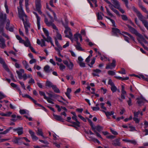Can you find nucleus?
I'll list each match as a JSON object with an SVG mask.
<instances>
[{
  "instance_id": "64",
  "label": "nucleus",
  "mask_w": 148,
  "mask_h": 148,
  "mask_svg": "<svg viewBox=\"0 0 148 148\" xmlns=\"http://www.w3.org/2000/svg\"><path fill=\"white\" fill-rule=\"evenodd\" d=\"M122 19L125 21H127L128 20L127 17L126 16L124 15H121Z\"/></svg>"
},
{
  "instance_id": "20",
  "label": "nucleus",
  "mask_w": 148,
  "mask_h": 148,
  "mask_svg": "<svg viewBox=\"0 0 148 148\" xmlns=\"http://www.w3.org/2000/svg\"><path fill=\"white\" fill-rule=\"evenodd\" d=\"M5 47V40L3 38L1 37L0 38V47L2 48H4Z\"/></svg>"
},
{
  "instance_id": "21",
  "label": "nucleus",
  "mask_w": 148,
  "mask_h": 148,
  "mask_svg": "<svg viewBox=\"0 0 148 148\" xmlns=\"http://www.w3.org/2000/svg\"><path fill=\"white\" fill-rule=\"evenodd\" d=\"M23 64L26 69H27L29 71H32V69L29 67L28 64L26 61H23Z\"/></svg>"
},
{
  "instance_id": "30",
  "label": "nucleus",
  "mask_w": 148,
  "mask_h": 148,
  "mask_svg": "<svg viewBox=\"0 0 148 148\" xmlns=\"http://www.w3.org/2000/svg\"><path fill=\"white\" fill-rule=\"evenodd\" d=\"M12 129V127H10L8 128L7 129L5 130L2 132H0V134H5L9 132V131Z\"/></svg>"
},
{
  "instance_id": "4",
  "label": "nucleus",
  "mask_w": 148,
  "mask_h": 148,
  "mask_svg": "<svg viewBox=\"0 0 148 148\" xmlns=\"http://www.w3.org/2000/svg\"><path fill=\"white\" fill-rule=\"evenodd\" d=\"M6 15L5 14H3L0 11V24L4 26L5 21L6 19Z\"/></svg>"
},
{
  "instance_id": "10",
  "label": "nucleus",
  "mask_w": 148,
  "mask_h": 148,
  "mask_svg": "<svg viewBox=\"0 0 148 148\" xmlns=\"http://www.w3.org/2000/svg\"><path fill=\"white\" fill-rule=\"evenodd\" d=\"M13 130L14 132H16L19 136L22 134L23 133V127H19L16 128L14 129Z\"/></svg>"
},
{
  "instance_id": "23",
  "label": "nucleus",
  "mask_w": 148,
  "mask_h": 148,
  "mask_svg": "<svg viewBox=\"0 0 148 148\" xmlns=\"http://www.w3.org/2000/svg\"><path fill=\"white\" fill-rule=\"evenodd\" d=\"M44 70L47 73H49L53 71L52 69L50 68V67L48 65H46L44 67Z\"/></svg>"
},
{
  "instance_id": "3",
  "label": "nucleus",
  "mask_w": 148,
  "mask_h": 148,
  "mask_svg": "<svg viewBox=\"0 0 148 148\" xmlns=\"http://www.w3.org/2000/svg\"><path fill=\"white\" fill-rule=\"evenodd\" d=\"M44 22L47 26L48 27L51 26L53 28L56 30V32L58 31V29L56 25L53 23V22H49L48 19L45 16Z\"/></svg>"
},
{
  "instance_id": "39",
  "label": "nucleus",
  "mask_w": 148,
  "mask_h": 148,
  "mask_svg": "<svg viewBox=\"0 0 148 148\" xmlns=\"http://www.w3.org/2000/svg\"><path fill=\"white\" fill-rule=\"evenodd\" d=\"M105 17L106 18H107L110 21L112 22V26L115 27H116V26L115 25V21L113 19H111L110 17H108L107 16H105Z\"/></svg>"
},
{
  "instance_id": "44",
  "label": "nucleus",
  "mask_w": 148,
  "mask_h": 148,
  "mask_svg": "<svg viewBox=\"0 0 148 148\" xmlns=\"http://www.w3.org/2000/svg\"><path fill=\"white\" fill-rule=\"evenodd\" d=\"M73 64L72 62H71L70 61V63L68 64V65L67 66L69 69H72L73 67Z\"/></svg>"
},
{
  "instance_id": "43",
  "label": "nucleus",
  "mask_w": 148,
  "mask_h": 148,
  "mask_svg": "<svg viewBox=\"0 0 148 148\" xmlns=\"http://www.w3.org/2000/svg\"><path fill=\"white\" fill-rule=\"evenodd\" d=\"M76 122H71L73 125H75L78 127L80 126V123L78 121H75Z\"/></svg>"
},
{
  "instance_id": "17",
  "label": "nucleus",
  "mask_w": 148,
  "mask_h": 148,
  "mask_svg": "<svg viewBox=\"0 0 148 148\" xmlns=\"http://www.w3.org/2000/svg\"><path fill=\"white\" fill-rule=\"evenodd\" d=\"M120 139L118 138L112 141V144L115 146H120L121 143L120 142Z\"/></svg>"
},
{
  "instance_id": "16",
  "label": "nucleus",
  "mask_w": 148,
  "mask_h": 148,
  "mask_svg": "<svg viewBox=\"0 0 148 148\" xmlns=\"http://www.w3.org/2000/svg\"><path fill=\"white\" fill-rule=\"evenodd\" d=\"M112 32L113 35L116 36L118 34L120 33V31L119 29L114 27L112 28Z\"/></svg>"
},
{
  "instance_id": "55",
  "label": "nucleus",
  "mask_w": 148,
  "mask_h": 148,
  "mask_svg": "<svg viewBox=\"0 0 148 148\" xmlns=\"http://www.w3.org/2000/svg\"><path fill=\"white\" fill-rule=\"evenodd\" d=\"M22 95L23 97L25 98H27L31 99L32 97L30 96L29 95L27 94H22Z\"/></svg>"
},
{
  "instance_id": "6",
  "label": "nucleus",
  "mask_w": 148,
  "mask_h": 148,
  "mask_svg": "<svg viewBox=\"0 0 148 148\" xmlns=\"http://www.w3.org/2000/svg\"><path fill=\"white\" fill-rule=\"evenodd\" d=\"M108 84L111 86V90L113 92H114L117 90V87L115 86L111 79H109Z\"/></svg>"
},
{
  "instance_id": "25",
  "label": "nucleus",
  "mask_w": 148,
  "mask_h": 148,
  "mask_svg": "<svg viewBox=\"0 0 148 148\" xmlns=\"http://www.w3.org/2000/svg\"><path fill=\"white\" fill-rule=\"evenodd\" d=\"M138 36L137 39L139 43L141 42V41L143 40L144 39V37L143 35L140 33H138L136 35Z\"/></svg>"
},
{
  "instance_id": "48",
  "label": "nucleus",
  "mask_w": 148,
  "mask_h": 148,
  "mask_svg": "<svg viewBox=\"0 0 148 148\" xmlns=\"http://www.w3.org/2000/svg\"><path fill=\"white\" fill-rule=\"evenodd\" d=\"M56 36L58 39L59 40H62V37L61 35L59 33L58 31L56 32Z\"/></svg>"
},
{
  "instance_id": "57",
  "label": "nucleus",
  "mask_w": 148,
  "mask_h": 148,
  "mask_svg": "<svg viewBox=\"0 0 148 148\" xmlns=\"http://www.w3.org/2000/svg\"><path fill=\"white\" fill-rule=\"evenodd\" d=\"M39 93L40 95L44 97V98L45 99L46 97L47 96H46L44 92L41 91H39Z\"/></svg>"
},
{
  "instance_id": "54",
  "label": "nucleus",
  "mask_w": 148,
  "mask_h": 148,
  "mask_svg": "<svg viewBox=\"0 0 148 148\" xmlns=\"http://www.w3.org/2000/svg\"><path fill=\"white\" fill-rule=\"evenodd\" d=\"M7 23L6 24V26H5V29H8V28L9 27L10 21L9 20H8L6 21Z\"/></svg>"
},
{
  "instance_id": "14",
  "label": "nucleus",
  "mask_w": 148,
  "mask_h": 148,
  "mask_svg": "<svg viewBox=\"0 0 148 148\" xmlns=\"http://www.w3.org/2000/svg\"><path fill=\"white\" fill-rule=\"evenodd\" d=\"M25 41L24 40H23V41L21 43L23 44L26 47H29L31 46L30 42L28 38L26 37H25Z\"/></svg>"
},
{
  "instance_id": "56",
  "label": "nucleus",
  "mask_w": 148,
  "mask_h": 148,
  "mask_svg": "<svg viewBox=\"0 0 148 148\" xmlns=\"http://www.w3.org/2000/svg\"><path fill=\"white\" fill-rule=\"evenodd\" d=\"M31 100L35 104L37 105L38 106H39L40 107H42V106L40 105V104L38 103L37 102V101L34 99H33L32 98V99H31Z\"/></svg>"
},
{
  "instance_id": "40",
  "label": "nucleus",
  "mask_w": 148,
  "mask_h": 148,
  "mask_svg": "<svg viewBox=\"0 0 148 148\" xmlns=\"http://www.w3.org/2000/svg\"><path fill=\"white\" fill-rule=\"evenodd\" d=\"M101 15H103V14L101 12H98L97 14V16L98 19L102 20L103 19V17Z\"/></svg>"
},
{
  "instance_id": "58",
  "label": "nucleus",
  "mask_w": 148,
  "mask_h": 148,
  "mask_svg": "<svg viewBox=\"0 0 148 148\" xmlns=\"http://www.w3.org/2000/svg\"><path fill=\"white\" fill-rule=\"evenodd\" d=\"M104 1L108 4V6L110 8L113 5L112 3L111 2L109 1L108 0H104Z\"/></svg>"
},
{
  "instance_id": "61",
  "label": "nucleus",
  "mask_w": 148,
  "mask_h": 148,
  "mask_svg": "<svg viewBox=\"0 0 148 148\" xmlns=\"http://www.w3.org/2000/svg\"><path fill=\"white\" fill-rule=\"evenodd\" d=\"M123 1L125 5L126 6L127 8H129V7L128 6V2L127 0H122Z\"/></svg>"
},
{
  "instance_id": "26",
  "label": "nucleus",
  "mask_w": 148,
  "mask_h": 148,
  "mask_svg": "<svg viewBox=\"0 0 148 148\" xmlns=\"http://www.w3.org/2000/svg\"><path fill=\"white\" fill-rule=\"evenodd\" d=\"M77 45L75 46L76 49L78 51H83L84 50L81 47V45L79 42H77Z\"/></svg>"
},
{
  "instance_id": "28",
  "label": "nucleus",
  "mask_w": 148,
  "mask_h": 148,
  "mask_svg": "<svg viewBox=\"0 0 148 148\" xmlns=\"http://www.w3.org/2000/svg\"><path fill=\"white\" fill-rule=\"evenodd\" d=\"M52 89L53 90L54 92L57 93H60V91L59 89L55 85H54L52 86Z\"/></svg>"
},
{
  "instance_id": "50",
  "label": "nucleus",
  "mask_w": 148,
  "mask_h": 148,
  "mask_svg": "<svg viewBox=\"0 0 148 148\" xmlns=\"http://www.w3.org/2000/svg\"><path fill=\"white\" fill-rule=\"evenodd\" d=\"M16 38L19 40L20 43H21V42H23V40L18 35H16Z\"/></svg>"
},
{
  "instance_id": "32",
  "label": "nucleus",
  "mask_w": 148,
  "mask_h": 148,
  "mask_svg": "<svg viewBox=\"0 0 148 148\" xmlns=\"http://www.w3.org/2000/svg\"><path fill=\"white\" fill-rule=\"evenodd\" d=\"M139 6L141 10L146 13H148V11L147 10L146 8L140 3L139 4Z\"/></svg>"
},
{
  "instance_id": "49",
  "label": "nucleus",
  "mask_w": 148,
  "mask_h": 148,
  "mask_svg": "<svg viewBox=\"0 0 148 148\" xmlns=\"http://www.w3.org/2000/svg\"><path fill=\"white\" fill-rule=\"evenodd\" d=\"M118 72L122 74H126L125 70L123 68H121V71H118Z\"/></svg>"
},
{
  "instance_id": "53",
  "label": "nucleus",
  "mask_w": 148,
  "mask_h": 148,
  "mask_svg": "<svg viewBox=\"0 0 148 148\" xmlns=\"http://www.w3.org/2000/svg\"><path fill=\"white\" fill-rule=\"evenodd\" d=\"M101 60L102 61H106L108 60L109 61H110L109 59L107 57L104 56L103 57H101Z\"/></svg>"
},
{
  "instance_id": "19",
  "label": "nucleus",
  "mask_w": 148,
  "mask_h": 148,
  "mask_svg": "<svg viewBox=\"0 0 148 148\" xmlns=\"http://www.w3.org/2000/svg\"><path fill=\"white\" fill-rule=\"evenodd\" d=\"M29 132L33 140H38V138L35 135V133L33 132L31 130H29Z\"/></svg>"
},
{
  "instance_id": "15",
  "label": "nucleus",
  "mask_w": 148,
  "mask_h": 148,
  "mask_svg": "<svg viewBox=\"0 0 148 148\" xmlns=\"http://www.w3.org/2000/svg\"><path fill=\"white\" fill-rule=\"evenodd\" d=\"M132 8L133 10L136 13V15L138 18L141 16L142 17V15L134 6H133Z\"/></svg>"
},
{
  "instance_id": "13",
  "label": "nucleus",
  "mask_w": 148,
  "mask_h": 148,
  "mask_svg": "<svg viewBox=\"0 0 148 148\" xmlns=\"http://www.w3.org/2000/svg\"><path fill=\"white\" fill-rule=\"evenodd\" d=\"M127 27L129 29L130 31L133 34H134L136 35L139 33L138 31L134 28L132 27L130 25H127Z\"/></svg>"
},
{
  "instance_id": "8",
  "label": "nucleus",
  "mask_w": 148,
  "mask_h": 148,
  "mask_svg": "<svg viewBox=\"0 0 148 148\" xmlns=\"http://www.w3.org/2000/svg\"><path fill=\"white\" fill-rule=\"evenodd\" d=\"M134 117L133 118L134 121L136 123H138L139 122L140 119L138 118V115L140 114V111H138L137 112H133Z\"/></svg>"
},
{
  "instance_id": "45",
  "label": "nucleus",
  "mask_w": 148,
  "mask_h": 148,
  "mask_svg": "<svg viewBox=\"0 0 148 148\" xmlns=\"http://www.w3.org/2000/svg\"><path fill=\"white\" fill-rule=\"evenodd\" d=\"M46 36H47V38H46V39H45V41L48 42H50L52 41V39L50 37L49 35Z\"/></svg>"
},
{
  "instance_id": "12",
  "label": "nucleus",
  "mask_w": 148,
  "mask_h": 148,
  "mask_svg": "<svg viewBox=\"0 0 148 148\" xmlns=\"http://www.w3.org/2000/svg\"><path fill=\"white\" fill-rule=\"evenodd\" d=\"M111 2L115 8H118L120 5L119 2L117 0H111Z\"/></svg>"
},
{
  "instance_id": "5",
  "label": "nucleus",
  "mask_w": 148,
  "mask_h": 148,
  "mask_svg": "<svg viewBox=\"0 0 148 148\" xmlns=\"http://www.w3.org/2000/svg\"><path fill=\"white\" fill-rule=\"evenodd\" d=\"M35 4L36 10L40 14H42V12L41 10V4L40 0H36Z\"/></svg>"
},
{
  "instance_id": "24",
  "label": "nucleus",
  "mask_w": 148,
  "mask_h": 148,
  "mask_svg": "<svg viewBox=\"0 0 148 148\" xmlns=\"http://www.w3.org/2000/svg\"><path fill=\"white\" fill-rule=\"evenodd\" d=\"M53 115L55 119L56 120L61 122H63V119L61 116L54 114H53Z\"/></svg>"
},
{
  "instance_id": "38",
  "label": "nucleus",
  "mask_w": 148,
  "mask_h": 148,
  "mask_svg": "<svg viewBox=\"0 0 148 148\" xmlns=\"http://www.w3.org/2000/svg\"><path fill=\"white\" fill-rule=\"evenodd\" d=\"M105 8L106 9L107 14L112 17H113V15L110 12L108 8L106 6Z\"/></svg>"
},
{
  "instance_id": "9",
  "label": "nucleus",
  "mask_w": 148,
  "mask_h": 148,
  "mask_svg": "<svg viewBox=\"0 0 148 148\" xmlns=\"http://www.w3.org/2000/svg\"><path fill=\"white\" fill-rule=\"evenodd\" d=\"M22 20L23 23L25 32L26 34H27L28 33V28L30 27L29 25L27 22L25 21L24 19H23Z\"/></svg>"
},
{
  "instance_id": "31",
  "label": "nucleus",
  "mask_w": 148,
  "mask_h": 148,
  "mask_svg": "<svg viewBox=\"0 0 148 148\" xmlns=\"http://www.w3.org/2000/svg\"><path fill=\"white\" fill-rule=\"evenodd\" d=\"M124 34H126L128 36L130 37V38L134 42H135L134 38L129 33L126 32H122Z\"/></svg>"
},
{
  "instance_id": "36",
  "label": "nucleus",
  "mask_w": 148,
  "mask_h": 148,
  "mask_svg": "<svg viewBox=\"0 0 148 148\" xmlns=\"http://www.w3.org/2000/svg\"><path fill=\"white\" fill-rule=\"evenodd\" d=\"M53 85H54L52 83L49 81H47L46 83L45 86H47L52 88V86Z\"/></svg>"
},
{
  "instance_id": "27",
  "label": "nucleus",
  "mask_w": 148,
  "mask_h": 148,
  "mask_svg": "<svg viewBox=\"0 0 148 148\" xmlns=\"http://www.w3.org/2000/svg\"><path fill=\"white\" fill-rule=\"evenodd\" d=\"M38 135L41 136L43 138H45V137L43 135V133L41 129L38 128V132H37Z\"/></svg>"
},
{
  "instance_id": "63",
  "label": "nucleus",
  "mask_w": 148,
  "mask_h": 148,
  "mask_svg": "<svg viewBox=\"0 0 148 148\" xmlns=\"http://www.w3.org/2000/svg\"><path fill=\"white\" fill-rule=\"evenodd\" d=\"M92 110L94 111L98 110H99L100 108L98 106L92 107H91Z\"/></svg>"
},
{
  "instance_id": "47",
  "label": "nucleus",
  "mask_w": 148,
  "mask_h": 148,
  "mask_svg": "<svg viewBox=\"0 0 148 148\" xmlns=\"http://www.w3.org/2000/svg\"><path fill=\"white\" fill-rule=\"evenodd\" d=\"M41 41V45L40 46L43 47V46H45V40L44 39H41L40 40Z\"/></svg>"
},
{
  "instance_id": "60",
  "label": "nucleus",
  "mask_w": 148,
  "mask_h": 148,
  "mask_svg": "<svg viewBox=\"0 0 148 148\" xmlns=\"http://www.w3.org/2000/svg\"><path fill=\"white\" fill-rule=\"evenodd\" d=\"M108 74L110 75H114L115 74V73L114 72L112 71H109L108 72Z\"/></svg>"
},
{
  "instance_id": "33",
  "label": "nucleus",
  "mask_w": 148,
  "mask_h": 148,
  "mask_svg": "<svg viewBox=\"0 0 148 148\" xmlns=\"http://www.w3.org/2000/svg\"><path fill=\"white\" fill-rule=\"evenodd\" d=\"M80 34H76L74 35V40L76 42H79L78 38L79 37Z\"/></svg>"
},
{
  "instance_id": "11",
  "label": "nucleus",
  "mask_w": 148,
  "mask_h": 148,
  "mask_svg": "<svg viewBox=\"0 0 148 148\" xmlns=\"http://www.w3.org/2000/svg\"><path fill=\"white\" fill-rule=\"evenodd\" d=\"M33 13L35 15L37 19V24L38 26V29H40V19L39 16H38V14L35 12H33Z\"/></svg>"
},
{
  "instance_id": "41",
  "label": "nucleus",
  "mask_w": 148,
  "mask_h": 148,
  "mask_svg": "<svg viewBox=\"0 0 148 148\" xmlns=\"http://www.w3.org/2000/svg\"><path fill=\"white\" fill-rule=\"evenodd\" d=\"M92 130L94 131V132L95 133L96 136L100 138L101 139H103L101 135L99 133H98V132H97L96 130H95V128H94V129H92Z\"/></svg>"
},
{
  "instance_id": "1",
  "label": "nucleus",
  "mask_w": 148,
  "mask_h": 148,
  "mask_svg": "<svg viewBox=\"0 0 148 148\" xmlns=\"http://www.w3.org/2000/svg\"><path fill=\"white\" fill-rule=\"evenodd\" d=\"M68 21L66 20V24H63L65 28L64 32L66 34L65 36L69 38L70 40H71V37H72L73 35L71 31V29L68 27Z\"/></svg>"
},
{
  "instance_id": "22",
  "label": "nucleus",
  "mask_w": 148,
  "mask_h": 148,
  "mask_svg": "<svg viewBox=\"0 0 148 148\" xmlns=\"http://www.w3.org/2000/svg\"><path fill=\"white\" fill-rule=\"evenodd\" d=\"M24 72V70L23 69H21L19 71H17L16 73L18 75V77L20 79H21L22 78V73Z\"/></svg>"
},
{
  "instance_id": "34",
  "label": "nucleus",
  "mask_w": 148,
  "mask_h": 148,
  "mask_svg": "<svg viewBox=\"0 0 148 148\" xmlns=\"http://www.w3.org/2000/svg\"><path fill=\"white\" fill-rule=\"evenodd\" d=\"M103 112H104L105 113V114L106 116H107V117H108V116L112 115L114 113V112L112 111L110 112H106L104 111L103 110Z\"/></svg>"
},
{
  "instance_id": "46",
  "label": "nucleus",
  "mask_w": 148,
  "mask_h": 148,
  "mask_svg": "<svg viewBox=\"0 0 148 148\" xmlns=\"http://www.w3.org/2000/svg\"><path fill=\"white\" fill-rule=\"evenodd\" d=\"M59 68L61 71H63L65 69L66 67L63 64L61 63L60 64Z\"/></svg>"
},
{
  "instance_id": "42",
  "label": "nucleus",
  "mask_w": 148,
  "mask_h": 148,
  "mask_svg": "<svg viewBox=\"0 0 148 148\" xmlns=\"http://www.w3.org/2000/svg\"><path fill=\"white\" fill-rule=\"evenodd\" d=\"M88 121L89 123V124H90V125L91 126L92 129H93L94 128H95V126L94 125V124L91 121V120H90V119H88Z\"/></svg>"
},
{
  "instance_id": "29",
  "label": "nucleus",
  "mask_w": 148,
  "mask_h": 148,
  "mask_svg": "<svg viewBox=\"0 0 148 148\" xmlns=\"http://www.w3.org/2000/svg\"><path fill=\"white\" fill-rule=\"evenodd\" d=\"M138 100L137 101V103L138 104L139 106H141L143 105L144 104V101L143 100L141 99L138 98L137 99Z\"/></svg>"
},
{
  "instance_id": "51",
  "label": "nucleus",
  "mask_w": 148,
  "mask_h": 148,
  "mask_svg": "<svg viewBox=\"0 0 148 148\" xmlns=\"http://www.w3.org/2000/svg\"><path fill=\"white\" fill-rule=\"evenodd\" d=\"M12 141L14 143H18V139L16 137H14L13 138Z\"/></svg>"
},
{
  "instance_id": "62",
  "label": "nucleus",
  "mask_w": 148,
  "mask_h": 148,
  "mask_svg": "<svg viewBox=\"0 0 148 148\" xmlns=\"http://www.w3.org/2000/svg\"><path fill=\"white\" fill-rule=\"evenodd\" d=\"M92 55H90L86 59L85 61L87 62H89L90 60V58L92 57Z\"/></svg>"
},
{
  "instance_id": "59",
  "label": "nucleus",
  "mask_w": 148,
  "mask_h": 148,
  "mask_svg": "<svg viewBox=\"0 0 148 148\" xmlns=\"http://www.w3.org/2000/svg\"><path fill=\"white\" fill-rule=\"evenodd\" d=\"M127 102L129 106H130L132 105V99L130 98H129V100L127 101Z\"/></svg>"
},
{
  "instance_id": "35",
  "label": "nucleus",
  "mask_w": 148,
  "mask_h": 148,
  "mask_svg": "<svg viewBox=\"0 0 148 148\" xmlns=\"http://www.w3.org/2000/svg\"><path fill=\"white\" fill-rule=\"evenodd\" d=\"M45 99H46L47 101L49 103L52 104H54V103L53 101V100L50 97H46Z\"/></svg>"
},
{
  "instance_id": "52",
  "label": "nucleus",
  "mask_w": 148,
  "mask_h": 148,
  "mask_svg": "<svg viewBox=\"0 0 148 148\" xmlns=\"http://www.w3.org/2000/svg\"><path fill=\"white\" fill-rule=\"evenodd\" d=\"M42 29L44 32L46 36H48L49 35V34L48 31L45 28H43Z\"/></svg>"
},
{
  "instance_id": "37",
  "label": "nucleus",
  "mask_w": 148,
  "mask_h": 148,
  "mask_svg": "<svg viewBox=\"0 0 148 148\" xmlns=\"http://www.w3.org/2000/svg\"><path fill=\"white\" fill-rule=\"evenodd\" d=\"M95 130H96L99 132H101V131L103 130V127L100 126L99 125H97L96 127H95Z\"/></svg>"
},
{
  "instance_id": "7",
  "label": "nucleus",
  "mask_w": 148,
  "mask_h": 148,
  "mask_svg": "<svg viewBox=\"0 0 148 148\" xmlns=\"http://www.w3.org/2000/svg\"><path fill=\"white\" fill-rule=\"evenodd\" d=\"M116 61L115 60L113 59L112 63H109L107 65L106 67V69H112L114 68L116 66Z\"/></svg>"
},
{
  "instance_id": "2",
  "label": "nucleus",
  "mask_w": 148,
  "mask_h": 148,
  "mask_svg": "<svg viewBox=\"0 0 148 148\" xmlns=\"http://www.w3.org/2000/svg\"><path fill=\"white\" fill-rule=\"evenodd\" d=\"M18 11V16L20 19L22 20L24 18V17L25 18V20H27V16L24 12L22 6H19L17 7Z\"/></svg>"
},
{
  "instance_id": "18",
  "label": "nucleus",
  "mask_w": 148,
  "mask_h": 148,
  "mask_svg": "<svg viewBox=\"0 0 148 148\" xmlns=\"http://www.w3.org/2000/svg\"><path fill=\"white\" fill-rule=\"evenodd\" d=\"M93 73H92L93 75L95 76H99V74L101 72V71L99 69H94L93 70Z\"/></svg>"
}]
</instances>
